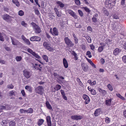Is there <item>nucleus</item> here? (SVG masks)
<instances>
[{
	"label": "nucleus",
	"instance_id": "nucleus-1",
	"mask_svg": "<svg viewBox=\"0 0 126 126\" xmlns=\"http://www.w3.org/2000/svg\"><path fill=\"white\" fill-rule=\"evenodd\" d=\"M116 0H106L105 2V6L107 8H112L115 6Z\"/></svg>",
	"mask_w": 126,
	"mask_h": 126
},
{
	"label": "nucleus",
	"instance_id": "nucleus-2",
	"mask_svg": "<svg viewBox=\"0 0 126 126\" xmlns=\"http://www.w3.org/2000/svg\"><path fill=\"white\" fill-rule=\"evenodd\" d=\"M31 24L32 26L33 29L36 33H39L41 32V30L40 27L36 25L34 22H32Z\"/></svg>",
	"mask_w": 126,
	"mask_h": 126
},
{
	"label": "nucleus",
	"instance_id": "nucleus-3",
	"mask_svg": "<svg viewBox=\"0 0 126 126\" xmlns=\"http://www.w3.org/2000/svg\"><path fill=\"white\" fill-rule=\"evenodd\" d=\"M65 42L67 46L69 47H73L74 45L73 43L68 37H65L64 38Z\"/></svg>",
	"mask_w": 126,
	"mask_h": 126
},
{
	"label": "nucleus",
	"instance_id": "nucleus-4",
	"mask_svg": "<svg viewBox=\"0 0 126 126\" xmlns=\"http://www.w3.org/2000/svg\"><path fill=\"white\" fill-rule=\"evenodd\" d=\"M43 46L44 47L50 51H52L53 48L50 46V44L47 42H44L43 43Z\"/></svg>",
	"mask_w": 126,
	"mask_h": 126
},
{
	"label": "nucleus",
	"instance_id": "nucleus-5",
	"mask_svg": "<svg viewBox=\"0 0 126 126\" xmlns=\"http://www.w3.org/2000/svg\"><path fill=\"white\" fill-rule=\"evenodd\" d=\"M44 89L43 87L39 86L37 87L35 89L36 93L40 95H42L43 93Z\"/></svg>",
	"mask_w": 126,
	"mask_h": 126
},
{
	"label": "nucleus",
	"instance_id": "nucleus-6",
	"mask_svg": "<svg viewBox=\"0 0 126 126\" xmlns=\"http://www.w3.org/2000/svg\"><path fill=\"white\" fill-rule=\"evenodd\" d=\"M28 51L30 53L32 54L33 56L35 57L36 58L38 59H40L41 57L40 56L38 55L37 54L32 51V50L30 48H28L27 49Z\"/></svg>",
	"mask_w": 126,
	"mask_h": 126
},
{
	"label": "nucleus",
	"instance_id": "nucleus-7",
	"mask_svg": "<svg viewBox=\"0 0 126 126\" xmlns=\"http://www.w3.org/2000/svg\"><path fill=\"white\" fill-rule=\"evenodd\" d=\"M71 118L73 120H80L83 118V117L82 116L79 115L78 116L77 115H72L71 116Z\"/></svg>",
	"mask_w": 126,
	"mask_h": 126
},
{
	"label": "nucleus",
	"instance_id": "nucleus-8",
	"mask_svg": "<svg viewBox=\"0 0 126 126\" xmlns=\"http://www.w3.org/2000/svg\"><path fill=\"white\" fill-rule=\"evenodd\" d=\"M112 27H113L114 30L118 31L119 29H121V25L120 23L117 24L115 25V24L112 25Z\"/></svg>",
	"mask_w": 126,
	"mask_h": 126
},
{
	"label": "nucleus",
	"instance_id": "nucleus-9",
	"mask_svg": "<svg viewBox=\"0 0 126 126\" xmlns=\"http://www.w3.org/2000/svg\"><path fill=\"white\" fill-rule=\"evenodd\" d=\"M82 97L85 100V101L84 102L85 104H88L90 101V99L89 97L87 95L84 94L83 95Z\"/></svg>",
	"mask_w": 126,
	"mask_h": 126
},
{
	"label": "nucleus",
	"instance_id": "nucleus-10",
	"mask_svg": "<svg viewBox=\"0 0 126 126\" xmlns=\"http://www.w3.org/2000/svg\"><path fill=\"white\" fill-rule=\"evenodd\" d=\"M11 39L12 44L13 45L16 46L18 44H21V43L18 40L16 39L13 38L12 37H11Z\"/></svg>",
	"mask_w": 126,
	"mask_h": 126
},
{
	"label": "nucleus",
	"instance_id": "nucleus-11",
	"mask_svg": "<svg viewBox=\"0 0 126 126\" xmlns=\"http://www.w3.org/2000/svg\"><path fill=\"white\" fill-rule=\"evenodd\" d=\"M30 40L31 41H39L41 40V38L40 37L34 36L31 37L30 38Z\"/></svg>",
	"mask_w": 126,
	"mask_h": 126
},
{
	"label": "nucleus",
	"instance_id": "nucleus-12",
	"mask_svg": "<svg viewBox=\"0 0 126 126\" xmlns=\"http://www.w3.org/2000/svg\"><path fill=\"white\" fill-rule=\"evenodd\" d=\"M81 66L83 71L86 72L88 71L89 66L86 64H85L84 63H82L81 64Z\"/></svg>",
	"mask_w": 126,
	"mask_h": 126
},
{
	"label": "nucleus",
	"instance_id": "nucleus-13",
	"mask_svg": "<svg viewBox=\"0 0 126 126\" xmlns=\"http://www.w3.org/2000/svg\"><path fill=\"white\" fill-rule=\"evenodd\" d=\"M23 73L24 76L27 79L30 78L31 76V75L30 72L27 71H24Z\"/></svg>",
	"mask_w": 126,
	"mask_h": 126
},
{
	"label": "nucleus",
	"instance_id": "nucleus-14",
	"mask_svg": "<svg viewBox=\"0 0 126 126\" xmlns=\"http://www.w3.org/2000/svg\"><path fill=\"white\" fill-rule=\"evenodd\" d=\"M102 112L101 111V109L99 108L96 109L94 113V115L96 117L99 115Z\"/></svg>",
	"mask_w": 126,
	"mask_h": 126
},
{
	"label": "nucleus",
	"instance_id": "nucleus-15",
	"mask_svg": "<svg viewBox=\"0 0 126 126\" xmlns=\"http://www.w3.org/2000/svg\"><path fill=\"white\" fill-rule=\"evenodd\" d=\"M11 17V16L6 14H5L2 16L3 19L7 21H8V20L10 19Z\"/></svg>",
	"mask_w": 126,
	"mask_h": 126
},
{
	"label": "nucleus",
	"instance_id": "nucleus-16",
	"mask_svg": "<svg viewBox=\"0 0 126 126\" xmlns=\"http://www.w3.org/2000/svg\"><path fill=\"white\" fill-rule=\"evenodd\" d=\"M68 13L70 14L71 15L73 16L75 19L77 18V16L75 14L74 12H73L72 10H70L68 11Z\"/></svg>",
	"mask_w": 126,
	"mask_h": 126
},
{
	"label": "nucleus",
	"instance_id": "nucleus-17",
	"mask_svg": "<svg viewBox=\"0 0 126 126\" xmlns=\"http://www.w3.org/2000/svg\"><path fill=\"white\" fill-rule=\"evenodd\" d=\"M47 122L48 126H51V117L50 116H47L46 117Z\"/></svg>",
	"mask_w": 126,
	"mask_h": 126
},
{
	"label": "nucleus",
	"instance_id": "nucleus-18",
	"mask_svg": "<svg viewBox=\"0 0 126 126\" xmlns=\"http://www.w3.org/2000/svg\"><path fill=\"white\" fill-rule=\"evenodd\" d=\"M71 54L74 56V58L75 60H77L78 59V58L77 57V54L74 51H70Z\"/></svg>",
	"mask_w": 126,
	"mask_h": 126
},
{
	"label": "nucleus",
	"instance_id": "nucleus-19",
	"mask_svg": "<svg viewBox=\"0 0 126 126\" xmlns=\"http://www.w3.org/2000/svg\"><path fill=\"white\" fill-rule=\"evenodd\" d=\"M46 106L47 109L49 110H51L52 111L53 110V109L51 106L50 105L48 101H47L46 103Z\"/></svg>",
	"mask_w": 126,
	"mask_h": 126
},
{
	"label": "nucleus",
	"instance_id": "nucleus-20",
	"mask_svg": "<svg viewBox=\"0 0 126 126\" xmlns=\"http://www.w3.org/2000/svg\"><path fill=\"white\" fill-rule=\"evenodd\" d=\"M112 99H111L108 100H106L105 101V104L108 106H110L111 103Z\"/></svg>",
	"mask_w": 126,
	"mask_h": 126
},
{
	"label": "nucleus",
	"instance_id": "nucleus-21",
	"mask_svg": "<svg viewBox=\"0 0 126 126\" xmlns=\"http://www.w3.org/2000/svg\"><path fill=\"white\" fill-rule=\"evenodd\" d=\"M53 32L52 34L56 36L58 34V31L56 28L54 27L53 29Z\"/></svg>",
	"mask_w": 126,
	"mask_h": 126
},
{
	"label": "nucleus",
	"instance_id": "nucleus-22",
	"mask_svg": "<svg viewBox=\"0 0 126 126\" xmlns=\"http://www.w3.org/2000/svg\"><path fill=\"white\" fill-rule=\"evenodd\" d=\"M63 66L65 68H67L68 67V63L65 58H63Z\"/></svg>",
	"mask_w": 126,
	"mask_h": 126
},
{
	"label": "nucleus",
	"instance_id": "nucleus-23",
	"mask_svg": "<svg viewBox=\"0 0 126 126\" xmlns=\"http://www.w3.org/2000/svg\"><path fill=\"white\" fill-rule=\"evenodd\" d=\"M44 122V120L43 119H39L37 123V125L39 126H41L42 124Z\"/></svg>",
	"mask_w": 126,
	"mask_h": 126
},
{
	"label": "nucleus",
	"instance_id": "nucleus-24",
	"mask_svg": "<svg viewBox=\"0 0 126 126\" xmlns=\"http://www.w3.org/2000/svg\"><path fill=\"white\" fill-rule=\"evenodd\" d=\"M88 90L91 92V93L93 95H94L96 94V93L95 90L94 89H92L90 90V89H91V88H90L89 86L88 87Z\"/></svg>",
	"mask_w": 126,
	"mask_h": 126
},
{
	"label": "nucleus",
	"instance_id": "nucleus-25",
	"mask_svg": "<svg viewBox=\"0 0 126 126\" xmlns=\"http://www.w3.org/2000/svg\"><path fill=\"white\" fill-rule=\"evenodd\" d=\"M120 51L119 48H116L114 50L113 54L115 55H117Z\"/></svg>",
	"mask_w": 126,
	"mask_h": 126
},
{
	"label": "nucleus",
	"instance_id": "nucleus-26",
	"mask_svg": "<svg viewBox=\"0 0 126 126\" xmlns=\"http://www.w3.org/2000/svg\"><path fill=\"white\" fill-rule=\"evenodd\" d=\"M98 90H99V92L102 93L103 95H105L106 94V92L105 90H103L100 88H99Z\"/></svg>",
	"mask_w": 126,
	"mask_h": 126
},
{
	"label": "nucleus",
	"instance_id": "nucleus-27",
	"mask_svg": "<svg viewBox=\"0 0 126 126\" xmlns=\"http://www.w3.org/2000/svg\"><path fill=\"white\" fill-rule=\"evenodd\" d=\"M12 1L13 3L15 4L16 6L17 7L19 6L20 4L17 0H12Z\"/></svg>",
	"mask_w": 126,
	"mask_h": 126
},
{
	"label": "nucleus",
	"instance_id": "nucleus-28",
	"mask_svg": "<svg viewBox=\"0 0 126 126\" xmlns=\"http://www.w3.org/2000/svg\"><path fill=\"white\" fill-rule=\"evenodd\" d=\"M42 57L46 62H48V57L47 55H44L42 56Z\"/></svg>",
	"mask_w": 126,
	"mask_h": 126
},
{
	"label": "nucleus",
	"instance_id": "nucleus-29",
	"mask_svg": "<svg viewBox=\"0 0 126 126\" xmlns=\"http://www.w3.org/2000/svg\"><path fill=\"white\" fill-rule=\"evenodd\" d=\"M103 10L104 11V13L105 15L107 16H108L109 14L108 11L107 10L105 9V8H104Z\"/></svg>",
	"mask_w": 126,
	"mask_h": 126
},
{
	"label": "nucleus",
	"instance_id": "nucleus-30",
	"mask_svg": "<svg viewBox=\"0 0 126 126\" xmlns=\"http://www.w3.org/2000/svg\"><path fill=\"white\" fill-rule=\"evenodd\" d=\"M25 89L27 90L30 92H32V88L29 86H26L25 87Z\"/></svg>",
	"mask_w": 126,
	"mask_h": 126
},
{
	"label": "nucleus",
	"instance_id": "nucleus-31",
	"mask_svg": "<svg viewBox=\"0 0 126 126\" xmlns=\"http://www.w3.org/2000/svg\"><path fill=\"white\" fill-rule=\"evenodd\" d=\"M85 38L86 39L88 43H90L91 42L92 39L91 37L89 36H87Z\"/></svg>",
	"mask_w": 126,
	"mask_h": 126
},
{
	"label": "nucleus",
	"instance_id": "nucleus-32",
	"mask_svg": "<svg viewBox=\"0 0 126 126\" xmlns=\"http://www.w3.org/2000/svg\"><path fill=\"white\" fill-rule=\"evenodd\" d=\"M5 35L4 33H1L0 32V40L2 41H4V39L3 38V36Z\"/></svg>",
	"mask_w": 126,
	"mask_h": 126
},
{
	"label": "nucleus",
	"instance_id": "nucleus-33",
	"mask_svg": "<svg viewBox=\"0 0 126 126\" xmlns=\"http://www.w3.org/2000/svg\"><path fill=\"white\" fill-rule=\"evenodd\" d=\"M9 126H16L15 121H11L9 123Z\"/></svg>",
	"mask_w": 126,
	"mask_h": 126
},
{
	"label": "nucleus",
	"instance_id": "nucleus-34",
	"mask_svg": "<svg viewBox=\"0 0 126 126\" xmlns=\"http://www.w3.org/2000/svg\"><path fill=\"white\" fill-rule=\"evenodd\" d=\"M15 59L17 62H19L21 60L22 58L20 56H17L16 57Z\"/></svg>",
	"mask_w": 126,
	"mask_h": 126
},
{
	"label": "nucleus",
	"instance_id": "nucleus-35",
	"mask_svg": "<svg viewBox=\"0 0 126 126\" xmlns=\"http://www.w3.org/2000/svg\"><path fill=\"white\" fill-rule=\"evenodd\" d=\"M83 8L85 10L88 14H89L91 12V10L87 7H83Z\"/></svg>",
	"mask_w": 126,
	"mask_h": 126
},
{
	"label": "nucleus",
	"instance_id": "nucleus-36",
	"mask_svg": "<svg viewBox=\"0 0 126 126\" xmlns=\"http://www.w3.org/2000/svg\"><path fill=\"white\" fill-rule=\"evenodd\" d=\"M21 24L22 26L25 27H27L28 26L27 24L24 21H22L21 22Z\"/></svg>",
	"mask_w": 126,
	"mask_h": 126
},
{
	"label": "nucleus",
	"instance_id": "nucleus-37",
	"mask_svg": "<svg viewBox=\"0 0 126 126\" xmlns=\"http://www.w3.org/2000/svg\"><path fill=\"white\" fill-rule=\"evenodd\" d=\"M106 43L108 45L112 43L111 42L112 41L111 40L106 39Z\"/></svg>",
	"mask_w": 126,
	"mask_h": 126
},
{
	"label": "nucleus",
	"instance_id": "nucleus-38",
	"mask_svg": "<svg viewBox=\"0 0 126 126\" xmlns=\"http://www.w3.org/2000/svg\"><path fill=\"white\" fill-rule=\"evenodd\" d=\"M33 111V109L31 108L27 110H26V112L30 113H32Z\"/></svg>",
	"mask_w": 126,
	"mask_h": 126
},
{
	"label": "nucleus",
	"instance_id": "nucleus-39",
	"mask_svg": "<svg viewBox=\"0 0 126 126\" xmlns=\"http://www.w3.org/2000/svg\"><path fill=\"white\" fill-rule=\"evenodd\" d=\"M112 17L113 19H118L119 16H118L117 14H114L112 15Z\"/></svg>",
	"mask_w": 126,
	"mask_h": 126
},
{
	"label": "nucleus",
	"instance_id": "nucleus-40",
	"mask_svg": "<svg viewBox=\"0 0 126 126\" xmlns=\"http://www.w3.org/2000/svg\"><path fill=\"white\" fill-rule=\"evenodd\" d=\"M61 88V86L59 85H56L54 89L56 90H60Z\"/></svg>",
	"mask_w": 126,
	"mask_h": 126
},
{
	"label": "nucleus",
	"instance_id": "nucleus-41",
	"mask_svg": "<svg viewBox=\"0 0 126 126\" xmlns=\"http://www.w3.org/2000/svg\"><path fill=\"white\" fill-rule=\"evenodd\" d=\"M18 14L19 16H22L24 15V13L23 11L22 10H20L18 12Z\"/></svg>",
	"mask_w": 126,
	"mask_h": 126
},
{
	"label": "nucleus",
	"instance_id": "nucleus-42",
	"mask_svg": "<svg viewBox=\"0 0 126 126\" xmlns=\"http://www.w3.org/2000/svg\"><path fill=\"white\" fill-rule=\"evenodd\" d=\"M116 95L120 99H122L123 100H125V98L122 96L120 94H116Z\"/></svg>",
	"mask_w": 126,
	"mask_h": 126
},
{
	"label": "nucleus",
	"instance_id": "nucleus-43",
	"mask_svg": "<svg viewBox=\"0 0 126 126\" xmlns=\"http://www.w3.org/2000/svg\"><path fill=\"white\" fill-rule=\"evenodd\" d=\"M104 47L102 46L99 47L98 49V51L100 52H101L103 50Z\"/></svg>",
	"mask_w": 126,
	"mask_h": 126
},
{
	"label": "nucleus",
	"instance_id": "nucleus-44",
	"mask_svg": "<svg viewBox=\"0 0 126 126\" xmlns=\"http://www.w3.org/2000/svg\"><path fill=\"white\" fill-rule=\"evenodd\" d=\"M86 55H88L89 58H90L92 57V56L91 55V52L89 51H88L86 52Z\"/></svg>",
	"mask_w": 126,
	"mask_h": 126
},
{
	"label": "nucleus",
	"instance_id": "nucleus-45",
	"mask_svg": "<svg viewBox=\"0 0 126 126\" xmlns=\"http://www.w3.org/2000/svg\"><path fill=\"white\" fill-rule=\"evenodd\" d=\"M78 12L81 17L83 16V12L80 10H78Z\"/></svg>",
	"mask_w": 126,
	"mask_h": 126
},
{
	"label": "nucleus",
	"instance_id": "nucleus-46",
	"mask_svg": "<svg viewBox=\"0 0 126 126\" xmlns=\"http://www.w3.org/2000/svg\"><path fill=\"white\" fill-rule=\"evenodd\" d=\"M7 88L9 89H12L14 88V86L12 84H10L7 86Z\"/></svg>",
	"mask_w": 126,
	"mask_h": 126
},
{
	"label": "nucleus",
	"instance_id": "nucleus-47",
	"mask_svg": "<svg viewBox=\"0 0 126 126\" xmlns=\"http://www.w3.org/2000/svg\"><path fill=\"white\" fill-rule=\"evenodd\" d=\"M24 41L25 43L28 45H29L31 44V43L29 39H26Z\"/></svg>",
	"mask_w": 126,
	"mask_h": 126
},
{
	"label": "nucleus",
	"instance_id": "nucleus-48",
	"mask_svg": "<svg viewBox=\"0 0 126 126\" xmlns=\"http://www.w3.org/2000/svg\"><path fill=\"white\" fill-rule=\"evenodd\" d=\"M57 3L58 6L61 7H63V4L60 1H58L57 2Z\"/></svg>",
	"mask_w": 126,
	"mask_h": 126
},
{
	"label": "nucleus",
	"instance_id": "nucleus-49",
	"mask_svg": "<svg viewBox=\"0 0 126 126\" xmlns=\"http://www.w3.org/2000/svg\"><path fill=\"white\" fill-rule=\"evenodd\" d=\"M107 87L108 88H109V89L111 91H112L113 90L112 87L111 85L110 84H109L108 85Z\"/></svg>",
	"mask_w": 126,
	"mask_h": 126
},
{
	"label": "nucleus",
	"instance_id": "nucleus-50",
	"mask_svg": "<svg viewBox=\"0 0 126 126\" xmlns=\"http://www.w3.org/2000/svg\"><path fill=\"white\" fill-rule=\"evenodd\" d=\"M76 80L77 82L79 83V85H80V86H81L83 85V83L80 81V79L79 78H77Z\"/></svg>",
	"mask_w": 126,
	"mask_h": 126
},
{
	"label": "nucleus",
	"instance_id": "nucleus-51",
	"mask_svg": "<svg viewBox=\"0 0 126 126\" xmlns=\"http://www.w3.org/2000/svg\"><path fill=\"white\" fill-rule=\"evenodd\" d=\"M76 4L78 5H79L80 4V2L79 0H75Z\"/></svg>",
	"mask_w": 126,
	"mask_h": 126
},
{
	"label": "nucleus",
	"instance_id": "nucleus-52",
	"mask_svg": "<svg viewBox=\"0 0 126 126\" xmlns=\"http://www.w3.org/2000/svg\"><path fill=\"white\" fill-rule=\"evenodd\" d=\"M35 66H34V68L36 69L37 67V68H38V67L40 68H42V67L41 66V65L40 64H35Z\"/></svg>",
	"mask_w": 126,
	"mask_h": 126
},
{
	"label": "nucleus",
	"instance_id": "nucleus-53",
	"mask_svg": "<svg viewBox=\"0 0 126 126\" xmlns=\"http://www.w3.org/2000/svg\"><path fill=\"white\" fill-rule=\"evenodd\" d=\"M122 59L124 63H126V55L122 57Z\"/></svg>",
	"mask_w": 126,
	"mask_h": 126
},
{
	"label": "nucleus",
	"instance_id": "nucleus-54",
	"mask_svg": "<svg viewBox=\"0 0 126 126\" xmlns=\"http://www.w3.org/2000/svg\"><path fill=\"white\" fill-rule=\"evenodd\" d=\"M92 19L93 22L95 23L97 21V20L96 18L95 17H93L92 18Z\"/></svg>",
	"mask_w": 126,
	"mask_h": 126
},
{
	"label": "nucleus",
	"instance_id": "nucleus-55",
	"mask_svg": "<svg viewBox=\"0 0 126 126\" xmlns=\"http://www.w3.org/2000/svg\"><path fill=\"white\" fill-rule=\"evenodd\" d=\"M5 107L6 108L5 110H7L10 109L11 107L9 105H5Z\"/></svg>",
	"mask_w": 126,
	"mask_h": 126
},
{
	"label": "nucleus",
	"instance_id": "nucleus-56",
	"mask_svg": "<svg viewBox=\"0 0 126 126\" xmlns=\"http://www.w3.org/2000/svg\"><path fill=\"white\" fill-rule=\"evenodd\" d=\"M15 91H12L10 92L9 94L10 95H15Z\"/></svg>",
	"mask_w": 126,
	"mask_h": 126
},
{
	"label": "nucleus",
	"instance_id": "nucleus-57",
	"mask_svg": "<svg viewBox=\"0 0 126 126\" xmlns=\"http://www.w3.org/2000/svg\"><path fill=\"white\" fill-rule=\"evenodd\" d=\"M20 113H25L26 112V110H24L22 109H21L20 110Z\"/></svg>",
	"mask_w": 126,
	"mask_h": 126
},
{
	"label": "nucleus",
	"instance_id": "nucleus-58",
	"mask_svg": "<svg viewBox=\"0 0 126 126\" xmlns=\"http://www.w3.org/2000/svg\"><path fill=\"white\" fill-rule=\"evenodd\" d=\"M91 49L93 50L95 48V47L93 44L90 45Z\"/></svg>",
	"mask_w": 126,
	"mask_h": 126
},
{
	"label": "nucleus",
	"instance_id": "nucleus-59",
	"mask_svg": "<svg viewBox=\"0 0 126 126\" xmlns=\"http://www.w3.org/2000/svg\"><path fill=\"white\" fill-rule=\"evenodd\" d=\"M0 109L1 110H5L6 109V108L5 107V106L3 105H1L0 106Z\"/></svg>",
	"mask_w": 126,
	"mask_h": 126
},
{
	"label": "nucleus",
	"instance_id": "nucleus-60",
	"mask_svg": "<svg viewBox=\"0 0 126 126\" xmlns=\"http://www.w3.org/2000/svg\"><path fill=\"white\" fill-rule=\"evenodd\" d=\"M76 27L77 28H80L81 27L80 24L79 23H76L75 25Z\"/></svg>",
	"mask_w": 126,
	"mask_h": 126
},
{
	"label": "nucleus",
	"instance_id": "nucleus-61",
	"mask_svg": "<svg viewBox=\"0 0 126 126\" xmlns=\"http://www.w3.org/2000/svg\"><path fill=\"white\" fill-rule=\"evenodd\" d=\"M21 93L23 96H25V93L24 90H23L21 91Z\"/></svg>",
	"mask_w": 126,
	"mask_h": 126
},
{
	"label": "nucleus",
	"instance_id": "nucleus-62",
	"mask_svg": "<svg viewBox=\"0 0 126 126\" xmlns=\"http://www.w3.org/2000/svg\"><path fill=\"white\" fill-rule=\"evenodd\" d=\"M121 4L123 5V6L124 7H125V1H122V0H121Z\"/></svg>",
	"mask_w": 126,
	"mask_h": 126
},
{
	"label": "nucleus",
	"instance_id": "nucleus-63",
	"mask_svg": "<svg viewBox=\"0 0 126 126\" xmlns=\"http://www.w3.org/2000/svg\"><path fill=\"white\" fill-rule=\"evenodd\" d=\"M100 61L101 63L103 64H104L105 62V60L103 58H101L100 60Z\"/></svg>",
	"mask_w": 126,
	"mask_h": 126
},
{
	"label": "nucleus",
	"instance_id": "nucleus-64",
	"mask_svg": "<svg viewBox=\"0 0 126 126\" xmlns=\"http://www.w3.org/2000/svg\"><path fill=\"white\" fill-rule=\"evenodd\" d=\"M74 40L75 41V42L76 44H77L78 43V40L77 38L76 37L74 38Z\"/></svg>",
	"mask_w": 126,
	"mask_h": 126
}]
</instances>
